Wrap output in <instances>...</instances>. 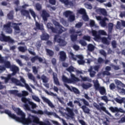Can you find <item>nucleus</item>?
Segmentation results:
<instances>
[{"mask_svg": "<svg viewBox=\"0 0 125 125\" xmlns=\"http://www.w3.org/2000/svg\"><path fill=\"white\" fill-rule=\"evenodd\" d=\"M16 111H17V114L19 116H21V117H19L17 116L16 115L14 114H12L11 111H9L8 109H6L4 111H0L1 114H6L8 116L11 118V119H13V120H15L17 122H19V123H21L23 125H28L30 124L33 123L32 121V119L31 118L28 117L26 118V115L21 109L19 108H16Z\"/></svg>", "mask_w": 125, "mask_h": 125, "instance_id": "obj_1", "label": "nucleus"}, {"mask_svg": "<svg viewBox=\"0 0 125 125\" xmlns=\"http://www.w3.org/2000/svg\"><path fill=\"white\" fill-rule=\"evenodd\" d=\"M70 77L71 79L67 78L65 75H62V80L63 83H73L80 82V79L76 77L74 74H71Z\"/></svg>", "mask_w": 125, "mask_h": 125, "instance_id": "obj_2", "label": "nucleus"}, {"mask_svg": "<svg viewBox=\"0 0 125 125\" xmlns=\"http://www.w3.org/2000/svg\"><path fill=\"white\" fill-rule=\"evenodd\" d=\"M94 86L96 90H99L101 95H104L106 94V89L104 86H100V84L98 83V81H96L94 83Z\"/></svg>", "mask_w": 125, "mask_h": 125, "instance_id": "obj_3", "label": "nucleus"}, {"mask_svg": "<svg viewBox=\"0 0 125 125\" xmlns=\"http://www.w3.org/2000/svg\"><path fill=\"white\" fill-rule=\"evenodd\" d=\"M0 41L4 42H10V43H13L14 40L11 38L10 36H6L3 32H2L0 34Z\"/></svg>", "mask_w": 125, "mask_h": 125, "instance_id": "obj_4", "label": "nucleus"}, {"mask_svg": "<svg viewBox=\"0 0 125 125\" xmlns=\"http://www.w3.org/2000/svg\"><path fill=\"white\" fill-rule=\"evenodd\" d=\"M59 38V35H56L54 36V42H58V43L59 44L60 46H65L66 44H67V42L65 40L61 39V38Z\"/></svg>", "mask_w": 125, "mask_h": 125, "instance_id": "obj_5", "label": "nucleus"}, {"mask_svg": "<svg viewBox=\"0 0 125 125\" xmlns=\"http://www.w3.org/2000/svg\"><path fill=\"white\" fill-rule=\"evenodd\" d=\"M11 27V22H9L8 23L3 25V29L7 34H12L13 31Z\"/></svg>", "mask_w": 125, "mask_h": 125, "instance_id": "obj_6", "label": "nucleus"}, {"mask_svg": "<svg viewBox=\"0 0 125 125\" xmlns=\"http://www.w3.org/2000/svg\"><path fill=\"white\" fill-rule=\"evenodd\" d=\"M0 63H4L5 69H10L12 65L9 61H4L3 58L0 55Z\"/></svg>", "mask_w": 125, "mask_h": 125, "instance_id": "obj_7", "label": "nucleus"}, {"mask_svg": "<svg viewBox=\"0 0 125 125\" xmlns=\"http://www.w3.org/2000/svg\"><path fill=\"white\" fill-rule=\"evenodd\" d=\"M93 105L95 108H96L97 110H102V111L105 112L107 115H108V116H111V113H110L108 110H106V107L104 106H101L100 107V106H99V105H98L96 103H94L93 104Z\"/></svg>", "mask_w": 125, "mask_h": 125, "instance_id": "obj_8", "label": "nucleus"}, {"mask_svg": "<svg viewBox=\"0 0 125 125\" xmlns=\"http://www.w3.org/2000/svg\"><path fill=\"white\" fill-rule=\"evenodd\" d=\"M42 17L44 22H46L48 20V18L50 17V15L49 13H47V12L45 10H43L42 11Z\"/></svg>", "mask_w": 125, "mask_h": 125, "instance_id": "obj_9", "label": "nucleus"}, {"mask_svg": "<svg viewBox=\"0 0 125 125\" xmlns=\"http://www.w3.org/2000/svg\"><path fill=\"white\" fill-rule=\"evenodd\" d=\"M35 26L33 29L35 31H38V30H40V31H44V26H43V24L39 23L37 21H35Z\"/></svg>", "mask_w": 125, "mask_h": 125, "instance_id": "obj_10", "label": "nucleus"}, {"mask_svg": "<svg viewBox=\"0 0 125 125\" xmlns=\"http://www.w3.org/2000/svg\"><path fill=\"white\" fill-rule=\"evenodd\" d=\"M21 23H17L16 22H13L12 25L14 26V29L15 30V35H17L18 34H20V27L18 25H21Z\"/></svg>", "mask_w": 125, "mask_h": 125, "instance_id": "obj_11", "label": "nucleus"}, {"mask_svg": "<svg viewBox=\"0 0 125 125\" xmlns=\"http://www.w3.org/2000/svg\"><path fill=\"white\" fill-rule=\"evenodd\" d=\"M10 69L13 72L12 74H11L12 76H15L17 72H19V67L14 64H12Z\"/></svg>", "mask_w": 125, "mask_h": 125, "instance_id": "obj_12", "label": "nucleus"}, {"mask_svg": "<svg viewBox=\"0 0 125 125\" xmlns=\"http://www.w3.org/2000/svg\"><path fill=\"white\" fill-rule=\"evenodd\" d=\"M64 85L69 90H70L72 92H74L75 93V94H80V91L77 88L72 86L71 89V87H70V86H69L68 84H64Z\"/></svg>", "mask_w": 125, "mask_h": 125, "instance_id": "obj_13", "label": "nucleus"}, {"mask_svg": "<svg viewBox=\"0 0 125 125\" xmlns=\"http://www.w3.org/2000/svg\"><path fill=\"white\" fill-rule=\"evenodd\" d=\"M54 25L55 26H56V27H59V30L57 29V34H59V35H61V34H62V33L64 32V30L62 29H64V27L61 24H60L59 22L56 21Z\"/></svg>", "mask_w": 125, "mask_h": 125, "instance_id": "obj_14", "label": "nucleus"}, {"mask_svg": "<svg viewBox=\"0 0 125 125\" xmlns=\"http://www.w3.org/2000/svg\"><path fill=\"white\" fill-rule=\"evenodd\" d=\"M47 28L51 30L52 33H57V29L53 27V24L50 22L47 23Z\"/></svg>", "mask_w": 125, "mask_h": 125, "instance_id": "obj_15", "label": "nucleus"}, {"mask_svg": "<svg viewBox=\"0 0 125 125\" xmlns=\"http://www.w3.org/2000/svg\"><path fill=\"white\" fill-rule=\"evenodd\" d=\"M30 60L32 63H35V62H36L37 60H38L40 63H42V62L43 61V59H42V58H41V57H39L38 55L31 58Z\"/></svg>", "mask_w": 125, "mask_h": 125, "instance_id": "obj_16", "label": "nucleus"}, {"mask_svg": "<svg viewBox=\"0 0 125 125\" xmlns=\"http://www.w3.org/2000/svg\"><path fill=\"white\" fill-rule=\"evenodd\" d=\"M11 82L13 83H15L16 85H20V86H22L24 87L25 85L24 84H22L20 81L18 80L16 78H12L11 79Z\"/></svg>", "mask_w": 125, "mask_h": 125, "instance_id": "obj_17", "label": "nucleus"}, {"mask_svg": "<svg viewBox=\"0 0 125 125\" xmlns=\"http://www.w3.org/2000/svg\"><path fill=\"white\" fill-rule=\"evenodd\" d=\"M44 114L45 115H47V116H54L55 118H57V119H60V117L56 114L55 112H49L47 111V110H44Z\"/></svg>", "mask_w": 125, "mask_h": 125, "instance_id": "obj_18", "label": "nucleus"}, {"mask_svg": "<svg viewBox=\"0 0 125 125\" xmlns=\"http://www.w3.org/2000/svg\"><path fill=\"white\" fill-rule=\"evenodd\" d=\"M60 58L62 62H64L67 59V56L66 55V53L64 51H61L60 52Z\"/></svg>", "mask_w": 125, "mask_h": 125, "instance_id": "obj_19", "label": "nucleus"}, {"mask_svg": "<svg viewBox=\"0 0 125 125\" xmlns=\"http://www.w3.org/2000/svg\"><path fill=\"white\" fill-rule=\"evenodd\" d=\"M53 79L54 80V82L57 85H60V82L58 80V78L57 77V74L55 72H53Z\"/></svg>", "mask_w": 125, "mask_h": 125, "instance_id": "obj_20", "label": "nucleus"}, {"mask_svg": "<svg viewBox=\"0 0 125 125\" xmlns=\"http://www.w3.org/2000/svg\"><path fill=\"white\" fill-rule=\"evenodd\" d=\"M66 110L68 112V114L69 115L70 118L73 119V118H74V117L75 116V113L73 111V109H71L70 107H66Z\"/></svg>", "mask_w": 125, "mask_h": 125, "instance_id": "obj_21", "label": "nucleus"}, {"mask_svg": "<svg viewBox=\"0 0 125 125\" xmlns=\"http://www.w3.org/2000/svg\"><path fill=\"white\" fill-rule=\"evenodd\" d=\"M42 99L44 102H45L46 103H47V104H48L49 107H50L51 108H54L55 107L54 105H53V104H52V103L48 99L45 97H43Z\"/></svg>", "mask_w": 125, "mask_h": 125, "instance_id": "obj_22", "label": "nucleus"}, {"mask_svg": "<svg viewBox=\"0 0 125 125\" xmlns=\"http://www.w3.org/2000/svg\"><path fill=\"white\" fill-rule=\"evenodd\" d=\"M21 14L23 16H26V17H28L29 19H31V16H30V13L27 10L22 9L21 11Z\"/></svg>", "mask_w": 125, "mask_h": 125, "instance_id": "obj_23", "label": "nucleus"}, {"mask_svg": "<svg viewBox=\"0 0 125 125\" xmlns=\"http://www.w3.org/2000/svg\"><path fill=\"white\" fill-rule=\"evenodd\" d=\"M33 119V123H34V124H37V125H41V124H42V122H40V119L38 117H36L34 116H32Z\"/></svg>", "mask_w": 125, "mask_h": 125, "instance_id": "obj_24", "label": "nucleus"}, {"mask_svg": "<svg viewBox=\"0 0 125 125\" xmlns=\"http://www.w3.org/2000/svg\"><path fill=\"white\" fill-rule=\"evenodd\" d=\"M11 77H12V75L11 74H8L7 75V77H4L3 76H1V80H4V83H8V82H9V80H11L12 79V78H11Z\"/></svg>", "mask_w": 125, "mask_h": 125, "instance_id": "obj_25", "label": "nucleus"}, {"mask_svg": "<svg viewBox=\"0 0 125 125\" xmlns=\"http://www.w3.org/2000/svg\"><path fill=\"white\" fill-rule=\"evenodd\" d=\"M93 67L92 66H90V68L88 70V71L89 73V75L91 78H94L95 77V74H96V72L95 71H93Z\"/></svg>", "mask_w": 125, "mask_h": 125, "instance_id": "obj_26", "label": "nucleus"}, {"mask_svg": "<svg viewBox=\"0 0 125 125\" xmlns=\"http://www.w3.org/2000/svg\"><path fill=\"white\" fill-rule=\"evenodd\" d=\"M62 3H64L65 5H70V6H73L74 5V3L73 2L71 1H69V0H60Z\"/></svg>", "mask_w": 125, "mask_h": 125, "instance_id": "obj_27", "label": "nucleus"}, {"mask_svg": "<svg viewBox=\"0 0 125 125\" xmlns=\"http://www.w3.org/2000/svg\"><path fill=\"white\" fill-rule=\"evenodd\" d=\"M69 32V34H78V36H79V37H82V36H83V33H82V31L76 32V30L75 29H70Z\"/></svg>", "mask_w": 125, "mask_h": 125, "instance_id": "obj_28", "label": "nucleus"}, {"mask_svg": "<svg viewBox=\"0 0 125 125\" xmlns=\"http://www.w3.org/2000/svg\"><path fill=\"white\" fill-rule=\"evenodd\" d=\"M92 36L95 37L96 40H99L100 39V35L97 34V31L96 30H93L91 31Z\"/></svg>", "mask_w": 125, "mask_h": 125, "instance_id": "obj_29", "label": "nucleus"}, {"mask_svg": "<svg viewBox=\"0 0 125 125\" xmlns=\"http://www.w3.org/2000/svg\"><path fill=\"white\" fill-rule=\"evenodd\" d=\"M81 109H82L83 112H84L85 114H89V112H90V109L85 105H83L81 107Z\"/></svg>", "mask_w": 125, "mask_h": 125, "instance_id": "obj_30", "label": "nucleus"}, {"mask_svg": "<svg viewBox=\"0 0 125 125\" xmlns=\"http://www.w3.org/2000/svg\"><path fill=\"white\" fill-rule=\"evenodd\" d=\"M21 82L22 83H24V86L27 88V89H29L30 88V86L28 84L26 83V81L24 79V78L22 77V76H21Z\"/></svg>", "mask_w": 125, "mask_h": 125, "instance_id": "obj_31", "label": "nucleus"}, {"mask_svg": "<svg viewBox=\"0 0 125 125\" xmlns=\"http://www.w3.org/2000/svg\"><path fill=\"white\" fill-rule=\"evenodd\" d=\"M46 51L47 55H48L50 57H52L54 55V52L50 49H46Z\"/></svg>", "mask_w": 125, "mask_h": 125, "instance_id": "obj_32", "label": "nucleus"}, {"mask_svg": "<svg viewBox=\"0 0 125 125\" xmlns=\"http://www.w3.org/2000/svg\"><path fill=\"white\" fill-rule=\"evenodd\" d=\"M32 113H33L34 114H37V115H44V114H45L44 111H43L42 110H38V111L32 110Z\"/></svg>", "mask_w": 125, "mask_h": 125, "instance_id": "obj_33", "label": "nucleus"}, {"mask_svg": "<svg viewBox=\"0 0 125 125\" xmlns=\"http://www.w3.org/2000/svg\"><path fill=\"white\" fill-rule=\"evenodd\" d=\"M13 14H14V12L13 10L10 11L9 13L7 14V17L9 20H12L14 18Z\"/></svg>", "mask_w": 125, "mask_h": 125, "instance_id": "obj_34", "label": "nucleus"}, {"mask_svg": "<svg viewBox=\"0 0 125 125\" xmlns=\"http://www.w3.org/2000/svg\"><path fill=\"white\" fill-rule=\"evenodd\" d=\"M78 36H79V35L72 34L70 36V39H71L72 42H76L77 40H78Z\"/></svg>", "mask_w": 125, "mask_h": 125, "instance_id": "obj_35", "label": "nucleus"}, {"mask_svg": "<svg viewBox=\"0 0 125 125\" xmlns=\"http://www.w3.org/2000/svg\"><path fill=\"white\" fill-rule=\"evenodd\" d=\"M107 20H108V19L107 18H104L100 21L101 25H102L103 27H106L107 25L106 21H107Z\"/></svg>", "mask_w": 125, "mask_h": 125, "instance_id": "obj_36", "label": "nucleus"}, {"mask_svg": "<svg viewBox=\"0 0 125 125\" xmlns=\"http://www.w3.org/2000/svg\"><path fill=\"white\" fill-rule=\"evenodd\" d=\"M102 41L103 43L106 44V45H109V44H110V41H108V39L106 37H103L102 39Z\"/></svg>", "mask_w": 125, "mask_h": 125, "instance_id": "obj_37", "label": "nucleus"}, {"mask_svg": "<svg viewBox=\"0 0 125 125\" xmlns=\"http://www.w3.org/2000/svg\"><path fill=\"white\" fill-rule=\"evenodd\" d=\"M73 14V12L71 11H66L63 13V15L66 18L69 17L71 15Z\"/></svg>", "mask_w": 125, "mask_h": 125, "instance_id": "obj_38", "label": "nucleus"}, {"mask_svg": "<svg viewBox=\"0 0 125 125\" xmlns=\"http://www.w3.org/2000/svg\"><path fill=\"white\" fill-rule=\"evenodd\" d=\"M99 12H100L104 16H107V11L105 9H99Z\"/></svg>", "mask_w": 125, "mask_h": 125, "instance_id": "obj_39", "label": "nucleus"}, {"mask_svg": "<svg viewBox=\"0 0 125 125\" xmlns=\"http://www.w3.org/2000/svg\"><path fill=\"white\" fill-rule=\"evenodd\" d=\"M28 79H29V80L33 81V82H34V83H36V78H35V76H34V75H33V74L32 73H28Z\"/></svg>", "mask_w": 125, "mask_h": 125, "instance_id": "obj_40", "label": "nucleus"}, {"mask_svg": "<svg viewBox=\"0 0 125 125\" xmlns=\"http://www.w3.org/2000/svg\"><path fill=\"white\" fill-rule=\"evenodd\" d=\"M42 41H47L49 39V35L47 34H43L41 37Z\"/></svg>", "mask_w": 125, "mask_h": 125, "instance_id": "obj_41", "label": "nucleus"}, {"mask_svg": "<svg viewBox=\"0 0 125 125\" xmlns=\"http://www.w3.org/2000/svg\"><path fill=\"white\" fill-rule=\"evenodd\" d=\"M77 12L79 14H81V15H84L86 13V11L83 8H80L77 11Z\"/></svg>", "mask_w": 125, "mask_h": 125, "instance_id": "obj_42", "label": "nucleus"}, {"mask_svg": "<svg viewBox=\"0 0 125 125\" xmlns=\"http://www.w3.org/2000/svg\"><path fill=\"white\" fill-rule=\"evenodd\" d=\"M74 69H75V68H74L73 66H70L68 68H66V71L70 73V76L71 74L74 75V74L72 73V72H75Z\"/></svg>", "mask_w": 125, "mask_h": 125, "instance_id": "obj_43", "label": "nucleus"}, {"mask_svg": "<svg viewBox=\"0 0 125 125\" xmlns=\"http://www.w3.org/2000/svg\"><path fill=\"white\" fill-rule=\"evenodd\" d=\"M109 110L112 112V113H118V107L110 106L109 107Z\"/></svg>", "mask_w": 125, "mask_h": 125, "instance_id": "obj_44", "label": "nucleus"}, {"mask_svg": "<svg viewBox=\"0 0 125 125\" xmlns=\"http://www.w3.org/2000/svg\"><path fill=\"white\" fill-rule=\"evenodd\" d=\"M19 51L21 52H25L27 51V47L26 46H20L18 47Z\"/></svg>", "mask_w": 125, "mask_h": 125, "instance_id": "obj_45", "label": "nucleus"}, {"mask_svg": "<svg viewBox=\"0 0 125 125\" xmlns=\"http://www.w3.org/2000/svg\"><path fill=\"white\" fill-rule=\"evenodd\" d=\"M80 78L82 79L83 82H91V79H89L87 77H83V76L80 75Z\"/></svg>", "mask_w": 125, "mask_h": 125, "instance_id": "obj_46", "label": "nucleus"}, {"mask_svg": "<svg viewBox=\"0 0 125 125\" xmlns=\"http://www.w3.org/2000/svg\"><path fill=\"white\" fill-rule=\"evenodd\" d=\"M29 11L32 17H33L34 20H36V17H37V15L36 14V13H35V11H34V10H33V9H29Z\"/></svg>", "mask_w": 125, "mask_h": 125, "instance_id": "obj_47", "label": "nucleus"}, {"mask_svg": "<svg viewBox=\"0 0 125 125\" xmlns=\"http://www.w3.org/2000/svg\"><path fill=\"white\" fill-rule=\"evenodd\" d=\"M45 92H46V93L47 94H48V95H50L51 96H53V97H57V94H54V93L52 92H48V91H47V90H45Z\"/></svg>", "mask_w": 125, "mask_h": 125, "instance_id": "obj_48", "label": "nucleus"}, {"mask_svg": "<svg viewBox=\"0 0 125 125\" xmlns=\"http://www.w3.org/2000/svg\"><path fill=\"white\" fill-rule=\"evenodd\" d=\"M75 15L72 14L69 17L68 20L70 22H73V21H75Z\"/></svg>", "mask_w": 125, "mask_h": 125, "instance_id": "obj_49", "label": "nucleus"}, {"mask_svg": "<svg viewBox=\"0 0 125 125\" xmlns=\"http://www.w3.org/2000/svg\"><path fill=\"white\" fill-rule=\"evenodd\" d=\"M32 99H33V100L36 102H41V99H40V98L36 95L32 96Z\"/></svg>", "mask_w": 125, "mask_h": 125, "instance_id": "obj_50", "label": "nucleus"}, {"mask_svg": "<svg viewBox=\"0 0 125 125\" xmlns=\"http://www.w3.org/2000/svg\"><path fill=\"white\" fill-rule=\"evenodd\" d=\"M88 50L89 51H93L94 50V46L92 44H89L88 45Z\"/></svg>", "mask_w": 125, "mask_h": 125, "instance_id": "obj_51", "label": "nucleus"}, {"mask_svg": "<svg viewBox=\"0 0 125 125\" xmlns=\"http://www.w3.org/2000/svg\"><path fill=\"white\" fill-rule=\"evenodd\" d=\"M82 19L84 21H88L89 20V18H88V16L86 14V13L83 15Z\"/></svg>", "mask_w": 125, "mask_h": 125, "instance_id": "obj_52", "label": "nucleus"}, {"mask_svg": "<svg viewBox=\"0 0 125 125\" xmlns=\"http://www.w3.org/2000/svg\"><path fill=\"white\" fill-rule=\"evenodd\" d=\"M28 104L31 105L32 109H35L37 108V104L33 102L29 101Z\"/></svg>", "mask_w": 125, "mask_h": 125, "instance_id": "obj_53", "label": "nucleus"}, {"mask_svg": "<svg viewBox=\"0 0 125 125\" xmlns=\"http://www.w3.org/2000/svg\"><path fill=\"white\" fill-rule=\"evenodd\" d=\"M81 101L83 102L84 105L83 106H89V103L84 99H82Z\"/></svg>", "mask_w": 125, "mask_h": 125, "instance_id": "obj_54", "label": "nucleus"}, {"mask_svg": "<svg viewBox=\"0 0 125 125\" xmlns=\"http://www.w3.org/2000/svg\"><path fill=\"white\" fill-rule=\"evenodd\" d=\"M84 6L87 8V9H92V5L91 4H88L87 3H84Z\"/></svg>", "mask_w": 125, "mask_h": 125, "instance_id": "obj_55", "label": "nucleus"}, {"mask_svg": "<svg viewBox=\"0 0 125 125\" xmlns=\"http://www.w3.org/2000/svg\"><path fill=\"white\" fill-rule=\"evenodd\" d=\"M92 86V84L90 83H89L88 84H83V87L85 89H87V88H89V87H91Z\"/></svg>", "mask_w": 125, "mask_h": 125, "instance_id": "obj_56", "label": "nucleus"}, {"mask_svg": "<svg viewBox=\"0 0 125 125\" xmlns=\"http://www.w3.org/2000/svg\"><path fill=\"white\" fill-rule=\"evenodd\" d=\"M98 33H99V34L101 36L107 35V33L104 30H99Z\"/></svg>", "mask_w": 125, "mask_h": 125, "instance_id": "obj_57", "label": "nucleus"}, {"mask_svg": "<svg viewBox=\"0 0 125 125\" xmlns=\"http://www.w3.org/2000/svg\"><path fill=\"white\" fill-rule=\"evenodd\" d=\"M113 24L112 23H108V30L109 32H112L113 30Z\"/></svg>", "mask_w": 125, "mask_h": 125, "instance_id": "obj_58", "label": "nucleus"}, {"mask_svg": "<svg viewBox=\"0 0 125 125\" xmlns=\"http://www.w3.org/2000/svg\"><path fill=\"white\" fill-rule=\"evenodd\" d=\"M79 43H80V44H81L83 46H86V44H87L86 42L83 40H80L79 41Z\"/></svg>", "mask_w": 125, "mask_h": 125, "instance_id": "obj_59", "label": "nucleus"}, {"mask_svg": "<svg viewBox=\"0 0 125 125\" xmlns=\"http://www.w3.org/2000/svg\"><path fill=\"white\" fill-rule=\"evenodd\" d=\"M32 69L34 74H35V75H37L39 72L38 68L36 66H33Z\"/></svg>", "mask_w": 125, "mask_h": 125, "instance_id": "obj_60", "label": "nucleus"}, {"mask_svg": "<svg viewBox=\"0 0 125 125\" xmlns=\"http://www.w3.org/2000/svg\"><path fill=\"white\" fill-rule=\"evenodd\" d=\"M41 46H42V42L41 41H38L36 43V47L38 49H40L41 48Z\"/></svg>", "mask_w": 125, "mask_h": 125, "instance_id": "obj_61", "label": "nucleus"}, {"mask_svg": "<svg viewBox=\"0 0 125 125\" xmlns=\"http://www.w3.org/2000/svg\"><path fill=\"white\" fill-rule=\"evenodd\" d=\"M90 36H84L83 37V40H85V41H87L88 42H90L91 39Z\"/></svg>", "mask_w": 125, "mask_h": 125, "instance_id": "obj_62", "label": "nucleus"}, {"mask_svg": "<svg viewBox=\"0 0 125 125\" xmlns=\"http://www.w3.org/2000/svg\"><path fill=\"white\" fill-rule=\"evenodd\" d=\"M83 26V22H79L77 23L75 25L76 28H78V29H80V28Z\"/></svg>", "mask_w": 125, "mask_h": 125, "instance_id": "obj_63", "label": "nucleus"}, {"mask_svg": "<svg viewBox=\"0 0 125 125\" xmlns=\"http://www.w3.org/2000/svg\"><path fill=\"white\" fill-rule=\"evenodd\" d=\"M42 80L43 82V83H47V79L46 78V76H44V75H42Z\"/></svg>", "mask_w": 125, "mask_h": 125, "instance_id": "obj_64", "label": "nucleus"}]
</instances>
